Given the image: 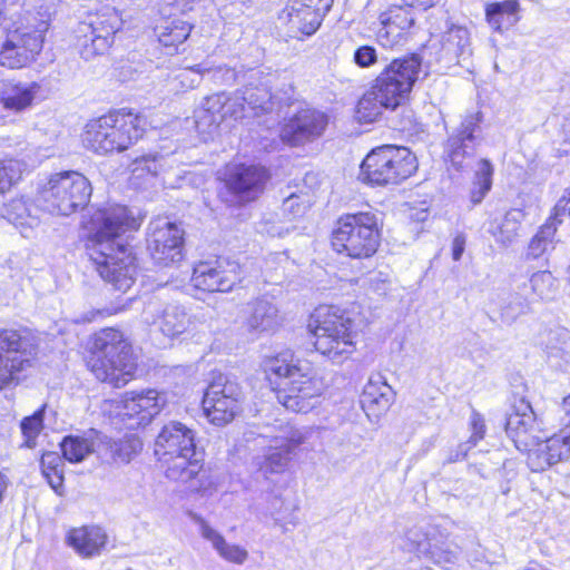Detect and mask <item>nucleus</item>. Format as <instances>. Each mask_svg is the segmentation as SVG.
I'll list each match as a JSON object with an SVG mask.
<instances>
[{
    "label": "nucleus",
    "mask_w": 570,
    "mask_h": 570,
    "mask_svg": "<svg viewBox=\"0 0 570 570\" xmlns=\"http://www.w3.org/2000/svg\"><path fill=\"white\" fill-rule=\"evenodd\" d=\"M89 224L87 250L90 261L102 279L118 291H128L137 269L122 235L138 228L136 219L125 206L112 205L96 210Z\"/></svg>",
    "instance_id": "1"
},
{
    "label": "nucleus",
    "mask_w": 570,
    "mask_h": 570,
    "mask_svg": "<svg viewBox=\"0 0 570 570\" xmlns=\"http://www.w3.org/2000/svg\"><path fill=\"white\" fill-rule=\"evenodd\" d=\"M266 375L281 380L275 390L276 399L284 407L295 413H306L320 403L323 383L315 371L306 363L283 352L266 357L263 362Z\"/></svg>",
    "instance_id": "2"
},
{
    "label": "nucleus",
    "mask_w": 570,
    "mask_h": 570,
    "mask_svg": "<svg viewBox=\"0 0 570 570\" xmlns=\"http://www.w3.org/2000/svg\"><path fill=\"white\" fill-rule=\"evenodd\" d=\"M145 118L125 109L89 120L81 135L83 146L100 155L127 150L145 132Z\"/></svg>",
    "instance_id": "3"
},
{
    "label": "nucleus",
    "mask_w": 570,
    "mask_h": 570,
    "mask_svg": "<svg viewBox=\"0 0 570 570\" xmlns=\"http://www.w3.org/2000/svg\"><path fill=\"white\" fill-rule=\"evenodd\" d=\"M308 330L314 347L335 364H342L356 351L354 320L335 306H320L311 315Z\"/></svg>",
    "instance_id": "4"
},
{
    "label": "nucleus",
    "mask_w": 570,
    "mask_h": 570,
    "mask_svg": "<svg viewBox=\"0 0 570 570\" xmlns=\"http://www.w3.org/2000/svg\"><path fill=\"white\" fill-rule=\"evenodd\" d=\"M88 364L99 381L116 387L127 384L136 370L130 344L115 328H105L96 335Z\"/></svg>",
    "instance_id": "5"
},
{
    "label": "nucleus",
    "mask_w": 570,
    "mask_h": 570,
    "mask_svg": "<svg viewBox=\"0 0 570 570\" xmlns=\"http://www.w3.org/2000/svg\"><path fill=\"white\" fill-rule=\"evenodd\" d=\"M154 452L168 479L186 478V473L190 475L198 470L195 433L180 422L171 421L163 426Z\"/></svg>",
    "instance_id": "6"
},
{
    "label": "nucleus",
    "mask_w": 570,
    "mask_h": 570,
    "mask_svg": "<svg viewBox=\"0 0 570 570\" xmlns=\"http://www.w3.org/2000/svg\"><path fill=\"white\" fill-rule=\"evenodd\" d=\"M417 169L416 157L405 147L385 145L373 149L361 165L360 179L373 186L397 185Z\"/></svg>",
    "instance_id": "7"
},
{
    "label": "nucleus",
    "mask_w": 570,
    "mask_h": 570,
    "mask_svg": "<svg viewBox=\"0 0 570 570\" xmlns=\"http://www.w3.org/2000/svg\"><path fill=\"white\" fill-rule=\"evenodd\" d=\"M380 245L377 219L371 213L348 214L341 217L332 235V246L351 258H368Z\"/></svg>",
    "instance_id": "8"
},
{
    "label": "nucleus",
    "mask_w": 570,
    "mask_h": 570,
    "mask_svg": "<svg viewBox=\"0 0 570 570\" xmlns=\"http://www.w3.org/2000/svg\"><path fill=\"white\" fill-rule=\"evenodd\" d=\"M40 194L49 212L68 216L87 206L92 187L82 174L63 171L51 175Z\"/></svg>",
    "instance_id": "9"
},
{
    "label": "nucleus",
    "mask_w": 570,
    "mask_h": 570,
    "mask_svg": "<svg viewBox=\"0 0 570 570\" xmlns=\"http://www.w3.org/2000/svg\"><path fill=\"white\" fill-rule=\"evenodd\" d=\"M421 58L417 55L404 56L392 60L374 79L372 87L379 98L387 104L390 110L403 105L421 71Z\"/></svg>",
    "instance_id": "10"
},
{
    "label": "nucleus",
    "mask_w": 570,
    "mask_h": 570,
    "mask_svg": "<svg viewBox=\"0 0 570 570\" xmlns=\"http://www.w3.org/2000/svg\"><path fill=\"white\" fill-rule=\"evenodd\" d=\"M48 28L49 20L40 19L10 31L0 50V65L10 69H20L32 62L42 50Z\"/></svg>",
    "instance_id": "11"
},
{
    "label": "nucleus",
    "mask_w": 570,
    "mask_h": 570,
    "mask_svg": "<svg viewBox=\"0 0 570 570\" xmlns=\"http://www.w3.org/2000/svg\"><path fill=\"white\" fill-rule=\"evenodd\" d=\"M243 391L229 376L218 373L209 383L203 397V409L210 423L223 426L240 412Z\"/></svg>",
    "instance_id": "12"
},
{
    "label": "nucleus",
    "mask_w": 570,
    "mask_h": 570,
    "mask_svg": "<svg viewBox=\"0 0 570 570\" xmlns=\"http://www.w3.org/2000/svg\"><path fill=\"white\" fill-rule=\"evenodd\" d=\"M33 348L19 331L0 330V390L19 382L20 375L33 364Z\"/></svg>",
    "instance_id": "13"
},
{
    "label": "nucleus",
    "mask_w": 570,
    "mask_h": 570,
    "mask_svg": "<svg viewBox=\"0 0 570 570\" xmlns=\"http://www.w3.org/2000/svg\"><path fill=\"white\" fill-rule=\"evenodd\" d=\"M306 441V433L287 428L281 434L271 438L262 454L253 458V469L264 479L284 473L292 461V455Z\"/></svg>",
    "instance_id": "14"
},
{
    "label": "nucleus",
    "mask_w": 570,
    "mask_h": 570,
    "mask_svg": "<svg viewBox=\"0 0 570 570\" xmlns=\"http://www.w3.org/2000/svg\"><path fill=\"white\" fill-rule=\"evenodd\" d=\"M184 230L166 217L149 223L147 248L158 265L167 266L183 258Z\"/></svg>",
    "instance_id": "15"
},
{
    "label": "nucleus",
    "mask_w": 570,
    "mask_h": 570,
    "mask_svg": "<svg viewBox=\"0 0 570 570\" xmlns=\"http://www.w3.org/2000/svg\"><path fill=\"white\" fill-rule=\"evenodd\" d=\"M142 322L154 326L165 337L174 340L187 333L193 325L185 307L176 303H166L157 297L150 298L141 313Z\"/></svg>",
    "instance_id": "16"
},
{
    "label": "nucleus",
    "mask_w": 570,
    "mask_h": 570,
    "mask_svg": "<svg viewBox=\"0 0 570 570\" xmlns=\"http://www.w3.org/2000/svg\"><path fill=\"white\" fill-rule=\"evenodd\" d=\"M121 24L122 20L115 8H104L92 16L88 23L81 26V32L85 33L81 56L89 60L106 52Z\"/></svg>",
    "instance_id": "17"
},
{
    "label": "nucleus",
    "mask_w": 570,
    "mask_h": 570,
    "mask_svg": "<svg viewBox=\"0 0 570 570\" xmlns=\"http://www.w3.org/2000/svg\"><path fill=\"white\" fill-rule=\"evenodd\" d=\"M243 272L240 265L227 258L214 262H200L194 268L191 283L195 288L208 293H228L240 283Z\"/></svg>",
    "instance_id": "18"
},
{
    "label": "nucleus",
    "mask_w": 570,
    "mask_h": 570,
    "mask_svg": "<svg viewBox=\"0 0 570 570\" xmlns=\"http://www.w3.org/2000/svg\"><path fill=\"white\" fill-rule=\"evenodd\" d=\"M332 6L333 0H287L278 18L289 31L312 36Z\"/></svg>",
    "instance_id": "19"
},
{
    "label": "nucleus",
    "mask_w": 570,
    "mask_h": 570,
    "mask_svg": "<svg viewBox=\"0 0 570 570\" xmlns=\"http://www.w3.org/2000/svg\"><path fill=\"white\" fill-rule=\"evenodd\" d=\"M327 116L318 110L304 109L289 118L281 129V139L291 146H299L323 135Z\"/></svg>",
    "instance_id": "20"
},
{
    "label": "nucleus",
    "mask_w": 570,
    "mask_h": 570,
    "mask_svg": "<svg viewBox=\"0 0 570 570\" xmlns=\"http://www.w3.org/2000/svg\"><path fill=\"white\" fill-rule=\"evenodd\" d=\"M166 402V395L153 389L128 392L121 399V415L136 420L137 425H146L160 413Z\"/></svg>",
    "instance_id": "21"
},
{
    "label": "nucleus",
    "mask_w": 570,
    "mask_h": 570,
    "mask_svg": "<svg viewBox=\"0 0 570 570\" xmlns=\"http://www.w3.org/2000/svg\"><path fill=\"white\" fill-rule=\"evenodd\" d=\"M268 177L264 167L239 165L229 174L226 184L240 203H248L264 191Z\"/></svg>",
    "instance_id": "22"
},
{
    "label": "nucleus",
    "mask_w": 570,
    "mask_h": 570,
    "mask_svg": "<svg viewBox=\"0 0 570 570\" xmlns=\"http://www.w3.org/2000/svg\"><path fill=\"white\" fill-rule=\"evenodd\" d=\"M532 445L535 448L529 449L528 464L533 471H543L570 458V433L554 434Z\"/></svg>",
    "instance_id": "23"
},
{
    "label": "nucleus",
    "mask_w": 570,
    "mask_h": 570,
    "mask_svg": "<svg viewBox=\"0 0 570 570\" xmlns=\"http://www.w3.org/2000/svg\"><path fill=\"white\" fill-rule=\"evenodd\" d=\"M381 27L376 32L377 41L385 48H393L401 45L407 30L414 23V16L411 9L404 6H392L386 12L382 13Z\"/></svg>",
    "instance_id": "24"
},
{
    "label": "nucleus",
    "mask_w": 570,
    "mask_h": 570,
    "mask_svg": "<svg viewBox=\"0 0 570 570\" xmlns=\"http://www.w3.org/2000/svg\"><path fill=\"white\" fill-rule=\"evenodd\" d=\"M481 122V114H470L464 117L456 131L448 139L446 153L453 166L461 168L466 157L474 150L475 135Z\"/></svg>",
    "instance_id": "25"
},
{
    "label": "nucleus",
    "mask_w": 570,
    "mask_h": 570,
    "mask_svg": "<svg viewBox=\"0 0 570 570\" xmlns=\"http://www.w3.org/2000/svg\"><path fill=\"white\" fill-rule=\"evenodd\" d=\"M191 521L198 525L200 537L210 543L217 556L226 562L237 566L244 564L248 559V551L236 543L228 542L225 537L213 528L202 515L189 512Z\"/></svg>",
    "instance_id": "26"
},
{
    "label": "nucleus",
    "mask_w": 570,
    "mask_h": 570,
    "mask_svg": "<svg viewBox=\"0 0 570 570\" xmlns=\"http://www.w3.org/2000/svg\"><path fill=\"white\" fill-rule=\"evenodd\" d=\"M141 441L132 434L117 441L99 436L96 454L106 463H128L141 451Z\"/></svg>",
    "instance_id": "27"
},
{
    "label": "nucleus",
    "mask_w": 570,
    "mask_h": 570,
    "mask_svg": "<svg viewBox=\"0 0 570 570\" xmlns=\"http://www.w3.org/2000/svg\"><path fill=\"white\" fill-rule=\"evenodd\" d=\"M535 416L531 405L521 402L509 413L505 423V431L513 440L518 448L523 446L528 449L534 442L532 432L534 431Z\"/></svg>",
    "instance_id": "28"
},
{
    "label": "nucleus",
    "mask_w": 570,
    "mask_h": 570,
    "mask_svg": "<svg viewBox=\"0 0 570 570\" xmlns=\"http://www.w3.org/2000/svg\"><path fill=\"white\" fill-rule=\"evenodd\" d=\"M394 392L381 375L371 376L364 386L361 404L368 416L379 417L392 405Z\"/></svg>",
    "instance_id": "29"
},
{
    "label": "nucleus",
    "mask_w": 570,
    "mask_h": 570,
    "mask_svg": "<svg viewBox=\"0 0 570 570\" xmlns=\"http://www.w3.org/2000/svg\"><path fill=\"white\" fill-rule=\"evenodd\" d=\"M249 315L246 326L249 332L264 333L274 331L282 323L277 306L268 298L261 297L248 304Z\"/></svg>",
    "instance_id": "30"
},
{
    "label": "nucleus",
    "mask_w": 570,
    "mask_h": 570,
    "mask_svg": "<svg viewBox=\"0 0 570 570\" xmlns=\"http://www.w3.org/2000/svg\"><path fill=\"white\" fill-rule=\"evenodd\" d=\"M67 542L85 558L99 554L107 542V534L97 525H85L69 531Z\"/></svg>",
    "instance_id": "31"
},
{
    "label": "nucleus",
    "mask_w": 570,
    "mask_h": 570,
    "mask_svg": "<svg viewBox=\"0 0 570 570\" xmlns=\"http://www.w3.org/2000/svg\"><path fill=\"white\" fill-rule=\"evenodd\" d=\"M40 91L38 82H4L0 91V102L7 110L16 112L29 108Z\"/></svg>",
    "instance_id": "32"
},
{
    "label": "nucleus",
    "mask_w": 570,
    "mask_h": 570,
    "mask_svg": "<svg viewBox=\"0 0 570 570\" xmlns=\"http://www.w3.org/2000/svg\"><path fill=\"white\" fill-rule=\"evenodd\" d=\"M1 216L2 219H7L20 228L23 236H28V229L39 225L38 208L23 197L12 198L10 202L3 203Z\"/></svg>",
    "instance_id": "33"
},
{
    "label": "nucleus",
    "mask_w": 570,
    "mask_h": 570,
    "mask_svg": "<svg viewBox=\"0 0 570 570\" xmlns=\"http://www.w3.org/2000/svg\"><path fill=\"white\" fill-rule=\"evenodd\" d=\"M519 11L518 0H504L487 4L485 18L492 30L502 33L519 21Z\"/></svg>",
    "instance_id": "34"
},
{
    "label": "nucleus",
    "mask_w": 570,
    "mask_h": 570,
    "mask_svg": "<svg viewBox=\"0 0 570 570\" xmlns=\"http://www.w3.org/2000/svg\"><path fill=\"white\" fill-rule=\"evenodd\" d=\"M561 203L562 200H560L554 206L553 213L551 214L549 219L546 222L544 225L540 227L538 233L532 237L529 244V254L532 257L541 256L552 245L558 227L562 223L561 216L566 212V206H561Z\"/></svg>",
    "instance_id": "35"
},
{
    "label": "nucleus",
    "mask_w": 570,
    "mask_h": 570,
    "mask_svg": "<svg viewBox=\"0 0 570 570\" xmlns=\"http://www.w3.org/2000/svg\"><path fill=\"white\" fill-rule=\"evenodd\" d=\"M190 31L191 26L178 18L166 19L155 28L159 43L171 51L178 50V47L189 37Z\"/></svg>",
    "instance_id": "36"
},
{
    "label": "nucleus",
    "mask_w": 570,
    "mask_h": 570,
    "mask_svg": "<svg viewBox=\"0 0 570 570\" xmlns=\"http://www.w3.org/2000/svg\"><path fill=\"white\" fill-rule=\"evenodd\" d=\"M88 439L83 436L69 435L60 443L63 458L72 463L83 461L90 453H96L98 438Z\"/></svg>",
    "instance_id": "37"
},
{
    "label": "nucleus",
    "mask_w": 570,
    "mask_h": 570,
    "mask_svg": "<svg viewBox=\"0 0 570 570\" xmlns=\"http://www.w3.org/2000/svg\"><path fill=\"white\" fill-rule=\"evenodd\" d=\"M523 218L524 213L521 209L513 208L507 212L497 230L493 232L497 242L504 246L511 245L520 235Z\"/></svg>",
    "instance_id": "38"
},
{
    "label": "nucleus",
    "mask_w": 570,
    "mask_h": 570,
    "mask_svg": "<svg viewBox=\"0 0 570 570\" xmlns=\"http://www.w3.org/2000/svg\"><path fill=\"white\" fill-rule=\"evenodd\" d=\"M384 109L387 108L375 89L371 86L370 89L362 96L356 106V118L362 122H374L382 115Z\"/></svg>",
    "instance_id": "39"
},
{
    "label": "nucleus",
    "mask_w": 570,
    "mask_h": 570,
    "mask_svg": "<svg viewBox=\"0 0 570 570\" xmlns=\"http://www.w3.org/2000/svg\"><path fill=\"white\" fill-rule=\"evenodd\" d=\"M239 104V99H228L225 94H215L206 97L199 108L214 116V119L222 122L227 117H237L238 112L232 107Z\"/></svg>",
    "instance_id": "40"
},
{
    "label": "nucleus",
    "mask_w": 570,
    "mask_h": 570,
    "mask_svg": "<svg viewBox=\"0 0 570 570\" xmlns=\"http://www.w3.org/2000/svg\"><path fill=\"white\" fill-rule=\"evenodd\" d=\"M239 104V99H228L225 94H215L206 97L199 108L214 116V119L222 122L227 117H237L238 112L232 107Z\"/></svg>",
    "instance_id": "41"
},
{
    "label": "nucleus",
    "mask_w": 570,
    "mask_h": 570,
    "mask_svg": "<svg viewBox=\"0 0 570 570\" xmlns=\"http://www.w3.org/2000/svg\"><path fill=\"white\" fill-rule=\"evenodd\" d=\"M469 31L463 27H452L443 36L442 50L453 58L469 53Z\"/></svg>",
    "instance_id": "42"
},
{
    "label": "nucleus",
    "mask_w": 570,
    "mask_h": 570,
    "mask_svg": "<svg viewBox=\"0 0 570 570\" xmlns=\"http://www.w3.org/2000/svg\"><path fill=\"white\" fill-rule=\"evenodd\" d=\"M493 167L487 159H481L478 164L475 179L470 193V200L473 205L480 204L492 186Z\"/></svg>",
    "instance_id": "43"
},
{
    "label": "nucleus",
    "mask_w": 570,
    "mask_h": 570,
    "mask_svg": "<svg viewBox=\"0 0 570 570\" xmlns=\"http://www.w3.org/2000/svg\"><path fill=\"white\" fill-rule=\"evenodd\" d=\"M530 285L532 293L543 301L553 299L558 291L557 279L549 271L533 273Z\"/></svg>",
    "instance_id": "44"
},
{
    "label": "nucleus",
    "mask_w": 570,
    "mask_h": 570,
    "mask_svg": "<svg viewBox=\"0 0 570 570\" xmlns=\"http://www.w3.org/2000/svg\"><path fill=\"white\" fill-rule=\"evenodd\" d=\"M198 470L181 479H171L173 481L184 483L190 491L207 493L215 488V482L209 471L205 470L202 460L197 458Z\"/></svg>",
    "instance_id": "45"
},
{
    "label": "nucleus",
    "mask_w": 570,
    "mask_h": 570,
    "mask_svg": "<svg viewBox=\"0 0 570 570\" xmlns=\"http://www.w3.org/2000/svg\"><path fill=\"white\" fill-rule=\"evenodd\" d=\"M60 462L61 459L56 453L43 454L41 459L43 475L57 493H61L60 490L63 485V471L62 468H59Z\"/></svg>",
    "instance_id": "46"
},
{
    "label": "nucleus",
    "mask_w": 570,
    "mask_h": 570,
    "mask_svg": "<svg viewBox=\"0 0 570 570\" xmlns=\"http://www.w3.org/2000/svg\"><path fill=\"white\" fill-rule=\"evenodd\" d=\"M23 171V164L16 159L0 160V194H4L16 185Z\"/></svg>",
    "instance_id": "47"
},
{
    "label": "nucleus",
    "mask_w": 570,
    "mask_h": 570,
    "mask_svg": "<svg viewBox=\"0 0 570 570\" xmlns=\"http://www.w3.org/2000/svg\"><path fill=\"white\" fill-rule=\"evenodd\" d=\"M45 407L46 405L21 421L20 428L22 435L24 436V444L28 448H33L36 445V439L43 428Z\"/></svg>",
    "instance_id": "48"
},
{
    "label": "nucleus",
    "mask_w": 570,
    "mask_h": 570,
    "mask_svg": "<svg viewBox=\"0 0 570 570\" xmlns=\"http://www.w3.org/2000/svg\"><path fill=\"white\" fill-rule=\"evenodd\" d=\"M243 99L253 110L267 111L272 109V95L266 88H246Z\"/></svg>",
    "instance_id": "49"
},
{
    "label": "nucleus",
    "mask_w": 570,
    "mask_h": 570,
    "mask_svg": "<svg viewBox=\"0 0 570 570\" xmlns=\"http://www.w3.org/2000/svg\"><path fill=\"white\" fill-rule=\"evenodd\" d=\"M220 122L214 119V116L206 112L202 108H197L195 111V125L199 132L203 136L204 140H207L213 137L216 132Z\"/></svg>",
    "instance_id": "50"
},
{
    "label": "nucleus",
    "mask_w": 570,
    "mask_h": 570,
    "mask_svg": "<svg viewBox=\"0 0 570 570\" xmlns=\"http://www.w3.org/2000/svg\"><path fill=\"white\" fill-rule=\"evenodd\" d=\"M377 61V53L374 47L362 46L354 52V62L361 68H368Z\"/></svg>",
    "instance_id": "51"
},
{
    "label": "nucleus",
    "mask_w": 570,
    "mask_h": 570,
    "mask_svg": "<svg viewBox=\"0 0 570 570\" xmlns=\"http://www.w3.org/2000/svg\"><path fill=\"white\" fill-rule=\"evenodd\" d=\"M160 169L158 158L156 156H142L134 161L132 173L147 171L156 176Z\"/></svg>",
    "instance_id": "52"
},
{
    "label": "nucleus",
    "mask_w": 570,
    "mask_h": 570,
    "mask_svg": "<svg viewBox=\"0 0 570 570\" xmlns=\"http://www.w3.org/2000/svg\"><path fill=\"white\" fill-rule=\"evenodd\" d=\"M212 67L207 66L206 63H199V65H195L193 67H187V68H184L180 73L178 75V78L181 80V82H184L185 80H187L189 78V75L191 72L196 73L197 75V79H190L189 80V83L187 85L188 88H193L196 86V83L199 82L200 80V77L206 73V72H209L212 71Z\"/></svg>",
    "instance_id": "53"
},
{
    "label": "nucleus",
    "mask_w": 570,
    "mask_h": 570,
    "mask_svg": "<svg viewBox=\"0 0 570 570\" xmlns=\"http://www.w3.org/2000/svg\"><path fill=\"white\" fill-rule=\"evenodd\" d=\"M559 422L570 433V394L564 396L559 405Z\"/></svg>",
    "instance_id": "54"
},
{
    "label": "nucleus",
    "mask_w": 570,
    "mask_h": 570,
    "mask_svg": "<svg viewBox=\"0 0 570 570\" xmlns=\"http://www.w3.org/2000/svg\"><path fill=\"white\" fill-rule=\"evenodd\" d=\"M465 247V237L460 234L456 235L452 242V257L454 261H460Z\"/></svg>",
    "instance_id": "55"
},
{
    "label": "nucleus",
    "mask_w": 570,
    "mask_h": 570,
    "mask_svg": "<svg viewBox=\"0 0 570 570\" xmlns=\"http://www.w3.org/2000/svg\"><path fill=\"white\" fill-rule=\"evenodd\" d=\"M527 304L519 302L517 307L514 308L510 303L508 306L503 307L502 315L509 320H514L518 315L525 313Z\"/></svg>",
    "instance_id": "56"
},
{
    "label": "nucleus",
    "mask_w": 570,
    "mask_h": 570,
    "mask_svg": "<svg viewBox=\"0 0 570 570\" xmlns=\"http://www.w3.org/2000/svg\"><path fill=\"white\" fill-rule=\"evenodd\" d=\"M405 8H417L421 10H426L428 8L434 4L435 0H402Z\"/></svg>",
    "instance_id": "57"
},
{
    "label": "nucleus",
    "mask_w": 570,
    "mask_h": 570,
    "mask_svg": "<svg viewBox=\"0 0 570 570\" xmlns=\"http://www.w3.org/2000/svg\"><path fill=\"white\" fill-rule=\"evenodd\" d=\"M484 435V424L478 421L473 422V434L471 436V442L473 445L476 444L479 440H481Z\"/></svg>",
    "instance_id": "58"
},
{
    "label": "nucleus",
    "mask_w": 570,
    "mask_h": 570,
    "mask_svg": "<svg viewBox=\"0 0 570 570\" xmlns=\"http://www.w3.org/2000/svg\"><path fill=\"white\" fill-rule=\"evenodd\" d=\"M228 99H239V104L232 107V110H236L238 112V116L234 117L235 119L244 117L246 102L244 101L243 96L236 95L234 97H228Z\"/></svg>",
    "instance_id": "59"
},
{
    "label": "nucleus",
    "mask_w": 570,
    "mask_h": 570,
    "mask_svg": "<svg viewBox=\"0 0 570 570\" xmlns=\"http://www.w3.org/2000/svg\"><path fill=\"white\" fill-rule=\"evenodd\" d=\"M518 570H551V569L547 568L546 566H543L537 561H530L527 566H524Z\"/></svg>",
    "instance_id": "60"
},
{
    "label": "nucleus",
    "mask_w": 570,
    "mask_h": 570,
    "mask_svg": "<svg viewBox=\"0 0 570 570\" xmlns=\"http://www.w3.org/2000/svg\"><path fill=\"white\" fill-rule=\"evenodd\" d=\"M8 489V480L4 474L0 472V503L2 502L4 498V493Z\"/></svg>",
    "instance_id": "61"
},
{
    "label": "nucleus",
    "mask_w": 570,
    "mask_h": 570,
    "mask_svg": "<svg viewBox=\"0 0 570 570\" xmlns=\"http://www.w3.org/2000/svg\"><path fill=\"white\" fill-rule=\"evenodd\" d=\"M297 196L295 195H291L289 197H287L285 200H284V207L285 209H288V210H294V207H296V200H297Z\"/></svg>",
    "instance_id": "62"
},
{
    "label": "nucleus",
    "mask_w": 570,
    "mask_h": 570,
    "mask_svg": "<svg viewBox=\"0 0 570 570\" xmlns=\"http://www.w3.org/2000/svg\"><path fill=\"white\" fill-rule=\"evenodd\" d=\"M199 0H176V4L181 8V10H190L191 4L198 2Z\"/></svg>",
    "instance_id": "63"
},
{
    "label": "nucleus",
    "mask_w": 570,
    "mask_h": 570,
    "mask_svg": "<svg viewBox=\"0 0 570 570\" xmlns=\"http://www.w3.org/2000/svg\"><path fill=\"white\" fill-rule=\"evenodd\" d=\"M266 233L271 234L272 236H281L279 232L274 233V232H271V230L266 229Z\"/></svg>",
    "instance_id": "64"
}]
</instances>
